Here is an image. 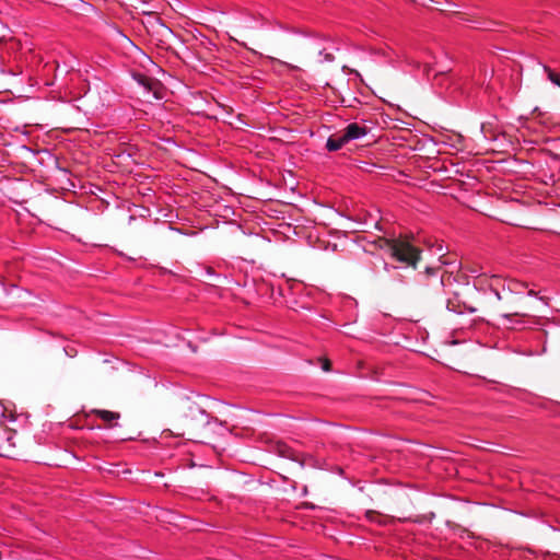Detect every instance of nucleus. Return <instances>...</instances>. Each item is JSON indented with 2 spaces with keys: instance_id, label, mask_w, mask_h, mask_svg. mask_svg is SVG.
<instances>
[{
  "instance_id": "1",
  "label": "nucleus",
  "mask_w": 560,
  "mask_h": 560,
  "mask_svg": "<svg viewBox=\"0 0 560 560\" xmlns=\"http://www.w3.org/2000/svg\"><path fill=\"white\" fill-rule=\"evenodd\" d=\"M210 416L190 397L177 401V439L200 443L215 431Z\"/></svg>"
},
{
  "instance_id": "2",
  "label": "nucleus",
  "mask_w": 560,
  "mask_h": 560,
  "mask_svg": "<svg viewBox=\"0 0 560 560\" xmlns=\"http://www.w3.org/2000/svg\"><path fill=\"white\" fill-rule=\"evenodd\" d=\"M374 243L400 262L415 266L419 259V250L406 240L378 237Z\"/></svg>"
},
{
  "instance_id": "3",
  "label": "nucleus",
  "mask_w": 560,
  "mask_h": 560,
  "mask_svg": "<svg viewBox=\"0 0 560 560\" xmlns=\"http://www.w3.org/2000/svg\"><path fill=\"white\" fill-rule=\"evenodd\" d=\"M177 40L182 42V49L177 48V59L192 69H197V62L203 59L200 50L197 49L199 40L195 37L190 30L185 28V34L177 31Z\"/></svg>"
},
{
  "instance_id": "4",
  "label": "nucleus",
  "mask_w": 560,
  "mask_h": 560,
  "mask_svg": "<svg viewBox=\"0 0 560 560\" xmlns=\"http://www.w3.org/2000/svg\"><path fill=\"white\" fill-rule=\"evenodd\" d=\"M490 279L492 280V282L490 283V288L494 292L498 300L505 299V296L503 295V293L505 291L510 292L511 294H515V295H522V294L526 293L528 296H535V298H538L539 300H542L541 296H538V292H536L535 290H532V289L527 290V284L525 282L515 280V279L504 280L502 283V292H501L499 290V288H497V287L494 288V282L498 285L499 282L501 281L500 277L492 275V276H490Z\"/></svg>"
},
{
  "instance_id": "5",
  "label": "nucleus",
  "mask_w": 560,
  "mask_h": 560,
  "mask_svg": "<svg viewBox=\"0 0 560 560\" xmlns=\"http://www.w3.org/2000/svg\"><path fill=\"white\" fill-rule=\"evenodd\" d=\"M438 357H429L431 360L441 363L458 372L468 373L474 371V362L464 352H436Z\"/></svg>"
},
{
  "instance_id": "6",
  "label": "nucleus",
  "mask_w": 560,
  "mask_h": 560,
  "mask_svg": "<svg viewBox=\"0 0 560 560\" xmlns=\"http://www.w3.org/2000/svg\"><path fill=\"white\" fill-rule=\"evenodd\" d=\"M15 432L0 424V456L11 457L15 454Z\"/></svg>"
},
{
  "instance_id": "7",
  "label": "nucleus",
  "mask_w": 560,
  "mask_h": 560,
  "mask_svg": "<svg viewBox=\"0 0 560 560\" xmlns=\"http://www.w3.org/2000/svg\"><path fill=\"white\" fill-rule=\"evenodd\" d=\"M536 339L542 341L541 350L560 346V326L551 325L547 329L536 331Z\"/></svg>"
},
{
  "instance_id": "8",
  "label": "nucleus",
  "mask_w": 560,
  "mask_h": 560,
  "mask_svg": "<svg viewBox=\"0 0 560 560\" xmlns=\"http://www.w3.org/2000/svg\"><path fill=\"white\" fill-rule=\"evenodd\" d=\"M446 306L450 311L458 314H463L465 312L475 313L477 311L475 306L464 301L458 292H455L453 298L447 300Z\"/></svg>"
},
{
  "instance_id": "9",
  "label": "nucleus",
  "mask_w": 560,
  "mask_h": 560,
  "mask_svg": "<svg viewBox=\"0 0 560 560\" xmlns=\"http://www.w3.org/2000/svg\"><path fill=\"white\" fill-rule=\"evenodd\" d=\"M369 132V128L366 126H361L357 122L349 124L343 130V140L348 142L361 139L365 137Z\"/></svg>"
},
{
  "instance_id": "10",
  "label": "nucleus",
  "mask_w": 560,
  "mask_h": 560,
  "mask_svg": "<svg viewBox=\"0 0 560 560\" xmlns=\"http://www.w3.org/2000/svg\"><path fill=\"white\" fill-rule=\"evenodd\" d=\"M278 453H279L280 456H282L284 458H289V459H291L293 462L299 463L301 468L304 467L305 460L308 457L305 454H302V453H299V452L292 450L291 447H289L285 444H279L278 445Z\"/></svg>"
},
{
  "instance_id": "11",
  "label": "nucleus",
  "mask_w": 560,
  "mask_h": 560,
  "mask_svg": "<svg viewBox=\"0 0 560 560\" xmlns=\"http://www.w3.org/2000/svg\"><path fill=\"white\" fill-rule=\"evenodd\" d=\"M91 413L101 418L106 423L107 428H113L116 424L114 422L120 418V415L118 412L109 410L93 409Z\"/></svg>"
},
{
  "instance_id": "12",
  "label": "nucleus",
  "mask_w": 560,
  "mask_h": 560,
  "mask_svg": "<svg viewBox=\"0 0 560 560\" xmlns=\"http://www.w3.org/2000/svg\"><path fill=\"white\" fill-rule=\"evenodd\" d=\"M365 515H366V517L370 521L376 522V523H378L381 525H387V524L394 523L396 521L395 517L382 514V513H380L377 511H374V510L366 511Z\"/></svg>"
},
{
  "instance_id": "13",
  "label": "nucleus",
  "mask_w": 560,
  "mask_h": 560,
  "mask_svg": "<svg viewBox=\"0 0 560 560\" xmlns=\"http://www.w3.org/2000/svg\"><path fill=\"white\" fill-rule=\"evenodd\" d=\"M345 144H347V141L343 140V135H341L339 137L331 136L327 139L326 149L329 152H335V151L340 150Z\"/></svg>"
},
{
  "instance_id": "14",
  "label": "nucleus",
  "mask_w": 560,
  "mask_h": 560,
  "mask_svg": "<svg viewBox=\"0 0 560 560\" xmlns=\"http://www.w3.org/2000/svg\"><path fill=\"white\" fill-rule=\"evenodd\" d=\"M527 314L525 312H520V311H513L511 313L503 314L502 318L505 320V323H503V325L508 329H515L516 325L512 322V317H514V316H522V317H524Z\"/></svg>"
},
{
  "instance_id": "15",
  "label": "nucleus",
  "mask_w": 560,
  "mask_h": 560,
  "mask_svg": "<svg viewBox=\"0 0 560 560\" xmlns=\"http://www.w3.org/2000/svg\"><path fill=\"white\" fill-rule=\"evenodd\" d=\"M542 70L546 73L548 80L560 88V74L546 65L542 66Z\"/></svg>"
},
{
  "instance_id": "16",
  "label": "nucleus",
  "mask_w": 560,
  "mask_h": 560,
  "mask_svg": "<svg viewBox=\"0 0 560 560\" xmlns=\"http://www.w3.org/2000/svg\"><path fill=\"white\" fill-rule=\"evenodd\" d=\"M318 362L320 363L323 371L329 372L331 370V361L328 358L319 357Z\"/></svg>"
},
{
  "instance_id": "17",
  "label": "nucleus",
  "mask_w": 560,
  "mask_h": 560,
  "mask_svg": "<svg viewBox=\"0 0 560 560\" xmlns=\"http://www.w3.org/2000/svg\"><path fill=\"white\" fill-rule=\"evenodd\" d=\"M319 56H322V57H323V60H324V61H334V59H335L334 54H332V52H330V51H327V49H326V48H324V49H322V50L319 51Z\"/></svg>"
},
{
  "instance_id": "18",
  "label": "nucleus",
  "mask_w": 560,
  "mask_h": 560,
  "mask_svg": "<svg viewBox=\"0 0 560 560\" xmlns=\"http://www.w3.org/2000/svg\"><path fill=\"white\" fill-rule=\"evenodd\" d=\"M433 517H434V513H430V516H429V517L423 516V517H421V518H416V520H413V521H415V522H422L423 520H431V518H433Z\"/></svg>"
},
{
  "instance_id": "19",
  "label": "nucleus",
  "mask_w": 560,
  "mask_h": 560,
  "mask_svg": "<svg viewBox=\"0 0 560 560\" xmlns=\"http://www.w3.org/2000/svg\"><path fill=\"white\" fill-rule=\"evenodd\" d=\"M176 20H177V26L180 25L179 21L183 20L185 24H188V22L186 21V19L184 16H176Z\"/></svg>"
},
{
  "instance_id": "20",
  "label": "nucleus",
  "mask_w": 560,
  "mask_h": 560,
  "mask_svg": "<svg viewBox=\"0 0 560 560\" xmlns=\"http://www.w3.org/2000/svg\"><path fill=\"white\" fill-rule=\"evenodd\" d=\"M162 27H163V31H164L165 33H167V34H168V35H171V36L173 35V32H172V30H171L170 27H166V26H164V25H162Z\"/></svg>"
},
{
  "instance_id": "21",
  "label": "nucleus",
  "mask_w": 560,
  "mask_h": 560,
  "mask_svg": "<svg viewBox=\"0 0 560 560\" xmlns=\"http://www.w3.org/2000/svg\"><path fill=\"white\" fill-rule=\"evenodd\" d=\"M398 521L407 522V521H411V517H399Z\"/></svg>"
},
{
  "instance_id": "22",
  "label": "nucleus",
  "mask_w": 560,
  "mask_h": 560,
  "mask_svg": "<svg viewBox=\"0 0 560 560\" xmlns=\"http://www.w3.org/2000/svg\"><path fill=\"white\" fill-rule=\"evenodd\" d=\"M343 334L355 337V335L352 331L348 330V329L343 330Z\"/></svg>"
},
{
  "instance_id": "23",
  "label": "nucleus",
  "mask_w": 560,
  "mask_h": 560,
  "mask_svg": "<svg viewBox=\"0 0 560 560\" xmlns=\"http://www.w3.org/2000/svg\"><path fill=\"white\" fill-rule=\"evenodd\" d=\"M104 364H112L113 363V360H104L103 361Z\"/></svg>"
},
{
  "instance_id": "24",
  "label": "nucleus",
  "mask_w": 560,
  "mask_h": 560,
  "mask_svg": "<svg viewBox=\"0 0 560 560\" xmlns=\"http://www.w3.org/2000/svg\"><path fill=\"white\" fill-rule=\"evenodd\" d=\"M383 265H384V269H385V270H388V269H389V265H388L387 262H385V261H384V262H383Z\"/></svg>"
},
{
  "instance_id": "25",
  "label": "nucleus",
  "mask_w": 560,
  "mask_h": 560,
  "mask_svg": "<svg viewBox=\"0 0 560 560\" xmlns=\"http://www.w3.org/2000/svg\"><path fill=\"white\" fill-rule=\"evenodd\" d=\"M483 277H486V273L478 275V276H477V279H479V280L481 281V279H482Z\"/></svg>"
},
{
  "instance_id": "26",
  "label": "nucleus",
  "mask_w": 560,
  "mask_h": 560,
  "mask_svg": "<svg viewBox=\"0 0 560 560\" xmlns=\"http://www.w3.org/2000/svg\"><path fill=\"white\" fill-rule=\"evenodd\" d=\"M176 232H177V233H184V232H183V230H182L180 228H178V226H177V229H176Z\"/></svg>"
},
{
  "instance_id": "27",
  "label": "nucleus",
  "mask_w": 560,
  "mask_h": 560,
  "mask_svg": "<svg viewBox=\"0 0 560 560\" xmlns=\"http://www.w3.org/2000/svg\"><path fill=\"white\" fill-rule=\"evenodd\" d=\"M189 466L190 467H194L195 466V463H192L191 460L189 462Z\"/></svg>"
},
{
  "instance_id": "28",
  "label": "nucleus",
  "mask_w": 560,
  "mask_h": 560,
  "mask_svg": "<svg viewBox=\"0 0 560 560\" xmlns=\"http://www.w3.org/2000/svg\"><path fill=\"white\" fill-rule=\"evenodd\" d=\"M145 58L148 59L149 62L153 63L152 59H150L148 56H145Z\"/></svg>"
}]
</instances>
